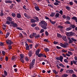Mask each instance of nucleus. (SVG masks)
<instances>
[{
  "label": "nucleus",
  "instance_id": "obj_1",
  "mask_svg": "<svg viewBox=\"0 0 77 77\" xmlns=\"http://www.w3.org/2000/svg\"><path fill=\"white\" fill-rule=\"evenodd\" d=\"M39 24L41 25V27L42 28L44 29V30H46L47 29V23L45 21L42 20L40 22Z\"/></svg>",
  "mask_w": 77,
  "mask_h": 77
},
{
  "label": "nucleus",
  "instance_id": "obj_2",
  "mask_svg": "<svg viewBox=\"0 0 77 77\" xmlns=\"http://www.w3.org/2000/svg\"><path fill=\"white\" fill-rule=\"evenodd\" d=\"M17 23H16L15 21H12L11 22V24L10 25V27H17Z\"/></svg>",
  "mask_w": 77,
  "mask_h": 77
},
{
  "label": "nucleus",
  "instance_id": "obj_3",
  "mask_svg": "<svg viewBox=\"0 0 77 77\" xmlns=\"http://www.w3.org/2000/svg\"><path fill=\"white\" fill-rule=\"evenodd\" d=\"M35 59H34L32 61V63H31L29 64V66H30V69H31L32 68V67L35 65Z\"/></svg>",
  "mask_w": 77,
  "mask_h": 77
},
{
  "label": "nucleus",
  "instance_id": "obj_4",
  "mask_svg": "<svg viewBox=\"0 0 77 77\" xmlns=\"http://www.w3.org/2000/svg\"><path fill=\"white\" fill-rule=\"evenodd\" d=\"M6 42L7 44H8L9 45H12V44H14L13 42L9 40H6Z\"/></svg>",
  "mask_w": 77,
  "mask_h": 77
},
{
  "label": "nucleus",
  "instance_id": "obj_5",
  "mask_svg": "<svg viewBox=\"0 0 77 77\" xmlns=\"http://www.w3.org/2000/svg\"><path fill=\"white\" fill-rule=\"evenodd\" d=\"M66 35L69 36H74L75 35V33L71 32H67L66 33Z\"/></svg>",
  "mask_w": 77,
  "mask_h": 77
},
{
  "label": "nucleus",
  "instance_id": "obj_6",
  "mask_svg": "<svg viewBox=\"0 0 77 77\" xmlns=\"http://www.w3.org/2000/svg\"><path fill=\"white\" fill-rule=\"evenodd\" d=\"M67 41H69V44H71V43H72V40L71 39V38L69 37H67Z\"/></svg>",
  "mask_w": 77,
  "mask_h": 77
},
{
  "label": "nucleus",
  "instance_id": "obj_7",
  "mask_svg": "<svg viewBox=\"0 0 77 77\" xmlns=\"http://www.w3.org/2000/svg\"><path fill=\"white\" fill-rule=\"evenodd\" d=\"M73 70H72V69H70V70L67 69L66 71V72L67 73H70V74H73Z\"/></svg>",
  "mask_w": 77,
  "mask_h": 77
},
{
  "label": "nucleus",
  "instance_id": "obj_8",
  "mask_svg": "<svg viewBox=\"0 0 77 77\" xmlns=\"http://www.w3.org/2000/svg\"><path fill=\"white\" fill-rule=\"evenodd\" d=\"M60 45L61 47H63V48H66V47H67V46H66V45H65V44L62 43H60Z\"/></svg>",
  "mask_w": 77,
  "mask_h": 77
},
{
  "label": "nucleus",
  "instance_id": "obj_9",
  "mask_svg": "<svg viewBox=\"0 0 77 77\" xmlns=\"http://www.w3.org/2000/svg\"><path fill=\"white\" fill-rule=\"evenodd\" d=\"M41 51V50L39 49H38V50L35 51V54L36 56H38V55L39 54V51Z\"/></svg>",
  "mask_w": 77,
  "mask_h": 77
},
{
  "label": "nucleus",
  "instance_id": "obj_10",
  "mask_svg": "<svg viewBox=\"0 0 77 77\" xmlns=\"http://www.w3.org/2000/svg\"><path fill=\"white\" fill-rule=\"evenodd\" d=\"M34 19L35 20V22H38L39 21V18L36 16L35 17H33Z\"/></svg>",
  "mask_w": 77,
  "mask_h": 77
},
{
  "label": "nucleus",
  "instance_id": "obj_11",
  "mask_svg": "<svg viewBox=\"0 0 77 77\" xmlns=\"http://www.w3.org/2000/svg\"><path fill=\"white\" fill-rule=\"evenodd\" d=\"M5 3L11 4L12 3V1L9 0H6L5 1Z\"/></svg>",
  "mask_w": 77,
  "mask_h": 77
},
{
  "label": "nucleus",
  "instance_id": "obj_12",
  "mask_svg": "<svg viewBox=\"0 0 77 77\" xmlns=\"http://www.w3.org/2000/svg\"><path fill=\"white\" fill-rule=\"evenodd\" d=\"M7 20L8 21H11H11H12V18L11 17H7L6 18Z\"/></svg>",
  "mask_w": 77,
  "mask_h": 77
},
{
  "label": "nucleus",
  "instance_id": "obj_13",
  "mask_svg": "<svg viewBox=\"0 0 77 77\" xmlns=\"http://www.w3.org/2000/svg\"><path fill=\"white\" fill-rule=\"evenodd\" d=\"M61 38H62L63 40L64 41H66L67 42V39H66V36H62V37Z\"/></svg>",
  "mask_w": 77,
  "mask_h": 77
},
{
  "label": "nucleus",
  "instance_id": "obj_14",
  "mask_svg": "<svg viewBox=\"0 0 77 77\" xmlns=\"http://www.w3.org/2000/svg\"><path fill=\"white\" fill-rule=\"evenodd\" d=\"M40 34H36V35H35V39H38L39 38H40Z\"/></svg>",
  "mask_w": 77,
  "mask_h": 77
},
{
  "label": "nucleus",
  "instance_id": "obj_15",
  "mask_svg": "<svg viewBox=\"0 0 77 77\" xmlns=\"http://www.w3.org/2000/svg\"><path fill=\"white\" fill-rule=\"evenodd\" d=\"M17 17L18 18H21V15L19 13H18L17 15Z\"/></svg>",
  "mask_w": 77,
  "mask_h": 77
},
{
  "label": "nucleus",
  "instance_id": "obj_16",
  "mask_svg": "<svg viewBox=\"0 0 77 77\" xmlns=\"http://www.w3.org/2000/svg\"><path fill=\"white\" fill-rule=\"evenodd\" d=\"M55 14H56V13L54 12H52L51 14H50V16L51 17H54V16L55 15Z\"/></svg>",
  "mask_w": 77,
  "mask_h": 77
},
{
  "label": "nucleus",
  "instance_id": "obj_17",
  "mask_svg": "<svg viewBox=\"0 0 77 77\" xmlns=\"http://www.w3.org/2000/svg\"><path fill=\"white\" fill-rule=\"evenodd\" d=\"M26 41L28 42H29V43H33V42L32 40L26 39Z\"/></svg>",
  "mask_w": 77,
  "mask_h": 77
},
{
  "label": "nucleus",
  "instance_id": "obj_18",
  "mask_svg": "<svg viewBox=\"0 0 77 77\" xmlns=\"http://www.w3.org/2000/svg\"><path fill=\"white\" fill-rule=\"evenodd\" d=\"M38 57H44V54L41 53H40V54H38Z\"/></svg>",
  "mask_w": 77,
  "mask_h": 77
},
{
  "label": "nucleus",
  "instance_id": "obj_19",
  "mask_svg": "<svg viewBox=\"0 0 77 77\" xmlns=\"http://www.w3.org/2000/svg\"><path fill=\"white\" fill-rule=\"evenodd\" d=\"M35 8L37 11H40V9H39L38 6H35Z\"/></svg>",
  "mask_w": 77,
  "mask_h": 77
},
{
  "label": "nucleus",
  "instance_id": "obj_20",
  "mask_svg": "<svg viewBox=\"0 0 77 77\" xmlns=\"http://www.w3.org/2000/svg\"><path fill=\"white\" fill-rule=\"evenodd\" d=\"M31 22L32 23H36V22L35 21V19H32L30 20Z\"/></svg>",
  "mask_w": 77,
  "mask_h": 77
},
{
  "label": "nucleus",
  "instance_id": "obj_21",
  "mask_svg": "<svg viewBox=\"0 0 77 77\" xmlns=\"http://www.w3.org/2000/svg\"><path fill=\"white\" fill-rule=\"evenodd\" d=\"M63 58L62 56H60V60L61 62H62V60H63Z\"/></svg>",
  "mask_w": 77,
  "mask_h": 77
},
{
  "label": "nucleus",
  "instance_id": "obj_22",
  "mask_svg": "<svg viewBox=\"0 0 77 77\" xmlns=\"http://www.w3.org/2000/svg\"><path fill=\"white\" fill-rule=\"evenodd\" d=\"M49 21H50V23L51 24H53V25L54 24H55V23H56V21H52L51 20H49Z\"/></svg>",
  "mask_w": 77,
  "mask_h": 77
},
{
  "label": "nucleus",
  "instance_id": "obj_23",
  "mask_svg": "<svg viewBox=\"0 0 77 77\" xmlns=\"http://www.w3.org/2000/svg\"><path fill=\"white\" fill-rule=\"evenodd\" d=\"M55 17L56 18H59V14L58 13H56Z\"/></svg>",
  "mask_w": 77,
  "mask_h": 77
},
{
  "label": "nucleus",
  "instance_id": "obj_24",
  "mask_svg": "<svg viewBox=\"0 0 77 77\" xmlns=\"http://www.w3.org/2000/svg\"><path fill=\"white\" fill-rule=\"evenodd\" d=\"M31 27H34L36 26V24L34 23L31 24Z\"/></svg>",
  "mask_w": 77,
  "mask_h": 77
},
{
  "label": "nucleus",
  "instance_id": "obj_25",
  "mask_svg": "<svg viewBox=\"0 0 77 77\" xmlns=\"http://www.w3.org/2000/svg\"><path fill=\"white\" fill-rule=\"evenodd\" d=\"M72 29V28L71 27H68L66 28V31H69V30H71Z\"/></svg>",
  "mask_w": 77,
  "mask_h": 77
},
{
  "label": "nucleus",
  "instance_id": "obj_26",
  "mask_svg": "<svg viewBox=\"0 0 77 77\" xmlns=\"http://www.w3.org/2000/svg\"><path fill=\"white\" fill-rule=\"evenodd\" d=\"M29 57H31L32 55V51H29Z\"/></svg>",
  "mask_w": 77,
  "mask_h": 77
},
{
  "label": "nucleus",
  "instance_id": "obj_27",
  "mask_svg": "<svg viewBox=\"0 0 77 77\" xmlns=\"http://www.w3.org/2000/svg\"><path fill=\"white\" fill-rule=\"evenodd\" d=\"M65 23L66 24H70V25H71V23L69 22V21H66V22H65Z\"/></svg>",
  "mask_w": 77,
  "mask_h": 77
},
{
  "label": "nucleus",
  "instance_id": "obj_28",
  "mask_svg": "<svg viewBox=\"0 0 77 77\" xmlns=\"http://www.w3.org/2000/svg\"><path fill=\"white\" fill-rule=\"evenodd\" d=\"M69 26L71 27L72 29H74L75 28V25L74 24L72 25V24Z\"/></svg>",
  "mask_w": 77,
  "mask_h": 77
},
{
  "label": "nucleus",
  "instance_id": "obj_29",
  "mask_svg": "<svg viewBox=\"0 0 77 77\" xmlns=\"http://www.w3.org/2000/svg\"><path fill=\"white\" fill-rule=\"evenodd\" d=\"M44 50L45 51H46V52H48V51H49V49L47 48H45L44 49Z\"/></svg>",
  "mask_w": 77,
  "mask_h": 77
},
{
  "label": "nucleus",
  "instance_id": "obj_30",
  "mask_svg": "<svg viewBox=\"0 0 77 77\" xmlns=\"http://www.w3.org/2000/svg\"><path fill=\"white\" fill-rule=\"evenodd\" d=\"M43 41L44 42H47V43H49L50 41L47 39H44L43 40Z\"/></svg>",
  "mask_w": 77,
  "mask_h": 77
},
{
  "label": "nucleus",
  "instance_id": "obj_31",
  "mask_svg": "<svg viewBox=\"0 0 77 77\" xmlns=\"http://www.w3.org/2000/svg\"><path fill=\"white\" fill-rule=\"evenodd\" d=\"M71 39L72 40V42H77V40L74 39V38H71Z\"/></svg>",
  "mask_w": 77,
  "mask_h": 77
},
{
  "label": "nucleus",
  "instance_id": "obj_32",
  "mask_svg": "<svg viewBox=\"0 0 77 77\" xmlns=\"http://www.w3.org/2000/svg\"><path fill=\"white\" fill-rule=\"evenodd\" d=\"M11 22L9 21V20H7L6 21V23L7 24L9 25V24H11Z\"/></svg>",
  "mask_w": 77,
  "mask_h": 77
},
{
  "label": "nucleus",
  "instance_id": "obj_33",
  "mask_svg": "<svg viewBox=\"0 0 77 77\" xmlns=\"http://www.w3.org/2000/svg\"><path fill=\"white\" fill-rule=\"evenodd\" d=\"M57 37H58V38H62V36L60 34L57 33Z\"/></svg>",
  "mask_w": 77,
  "mask_h": 77
},
{
  "label": "nucleus",
  "instance_id": "obj_34",
  "mask_svg": "<svg viewBox=\"0 0 77 77\" xmlns=\"http://www.w3.org/2000/svg\"><path fill=\"white\" fill-rule=\"evenodd\" d=\"M16 29H18V30H23V29H22V28H21L20 27H16Z\"/></svg>",
  "mask_w": 77,
  "mask_h": 77
},
{
  "label": "nucleus",
  "instance_id": "obj_35",
  "mask_svg": "<svg viewBox=\"0 0 77 77\" xmlns=\"http://www.w3.org/2000/svg\"><path fill=\"white\" fill-rule=\"evenodd\" d=\"M59 66L62 67V68H65V66L63 65L62 63L59 64Z\"/></svg>",
  "mask_w": 77,
  "mask_h": 77
},
{
  "label": "nucleus",
  "instance_id": "obj_36",
  "mask_svg": "<svg viewBox=\"0 0 77 77\" xmlns=\"http://www.w3.org/2000/svg\"><path fill=\"white\" fill-rule=\"evenodd\" d=\"M8 50H11V49H12V45H9L8 46Z\"/></svg>",
  "mask_w": 77,
  "mask_h": 77
},
{
  "label": "nucleus",
  "instance_id": "obj_37",
  "mask_svg": "<svg viewBox=\"0 0 77 77\" xmlns=\"http://www.w3.org/2000/svg\"><path fill=\"white\" fill-rule=\"evenodd\" d=\"M36 33L35 32H33L32 33V36L33 37H35H35L36 36Z\"/></svg>",
  "mask_w": 77,
  "mask_h": 77
},
{
  "label": "nucleus",
  "instance_id": "obj_38",
  "mask_svg": "<svg viewBox=\"0 0 77 77\" xmlns=\"http://www.w3.org/2000/svg\"><path fill=\"white\" fill-rule=\"evenodd\" d=\"M4 15V14L3 13V11H1V12H0V16L1 17H3Z\"/></svg>",
  "mask_w": 77,
  "mask_h": 77
},
{
  "label": "nucleus",
  "instance_id": "obj_39",
  "mask_svg": "<svg viewBox=\"0 0 77 77\" xmlns=\"http://www.w3.org/2000/svg\"><path fill=\"white\" fill-rule=\"evenodd\" d=\"M20 60L21 62H22L23 63H24V60L23 59V58H20Z\"/></svg>",
  "mask_w": 77,
  "mask_h": 77
},
{
  "label": "nucleus",
  "instance_id": "obj_40",
  "mask_svg": "<svg viewBox=\"0 0 77 77\" xmlns=\"http://www.w3.org/2000/svg\"><path fill=\"white\" fill-rule=\"evenodd\" d=\"M58 29H59L60 28V29H63V27L61 25H59L58 26Z\"/></svg>",
  "mask_w": 77,
  "mask_h": 77
},
{
  "label": "nucleus",
  "instance_id": "obj_41",
  "mask_svg": "<svg viewBox=\"0 0 77 77\" xmlns=\"http://www.w3.org/2000/svg\"><path fill=\"white\" fill-rule=\"evenodd\" d=\"M53 71L54 73L55 74H57L58 73L57 72H56V71L55 70H53Z\"/></svg>",
  "mask_w": 77,
  "mask_h": 77
},
{
  "label": "nucleus",
  "instance_id": "obj_42",
  "mask_svg": "<svg viewBox=\"0 0 77 77\" xmlns=\"http://www.w3.org/2000/svg\"><path fill=\"white\" fill-rule=\"evenodd\" d=\"M44 32V29H41L40 32V33H43Z\"/></svg>",
  "mask_w": 77,
  "mask_h": 77
},
{
  "label": "nucleus",
  "instance_id": "obj_43",
  "mask_svg": "<svg viewBox=\"0 0 77 77\" xmlns=\"http://www.w3.org/2000/svg\"><path fill=\"white\" fill-rule=\"evenodd\" d=\"M4 74L5 76H6L8 74L7 73V72H6V70L4 71Z\"/></svg>",
  "mask_w": 77,
  "mask_h": 77
},
{
  "label": "nucleus",
  "instance_id": "obj_44",
  "mask_svg": "<svg viewBox=\"0 0 77 77\" xmlns=\"http://www.w3.org/2000/svg\"><path fill=\"white\" fill-rule=\"evenodd\" d=\"M26 50H30V49L29 48V46H26Z\"/></svg>",
  "mask_w": 77,
  "mask_h": 77
},
{
  "label": "nucleus",
  "instance_id": "obj_45",
  "mask_svg": "<svg viewBox=\"0 0 77 77\" xmlns=\"http://www.w3.org/2000/svg\"><path fill=\"white\" fill-rule=\"evenodd\" d=\"M63 11L62 10H60L59 12V14H60V15H63Z\"/></svg>",
  "mask_w": 77,
  "mask_h": 77
},
{
  "label": "nucleus",
  "instance_id": "obj_46",
  "mask_svg": "<svg viewBox=\"0 0 77 77\" xmlns=\"http://www.w3.org/2000/svg\"><path fill=\"white\" fill-rule=\"evenodd\" d=\"M66 8L67 10H70V9H71V8H70V7L69 6L66 7Z\"/></svg>",
  "mask_w": 77,
  "mask_h": 77
},
{
  "label": "nucleus",
  "instance_id": "obj_47",
  "mask_svg": "<svg viewBox=\"0 0 77 77\" xmlns=\"http://www.w3.org/2000/svg\"><path fill=\"white\" fill-rule=\"evenodd\" d=\"M76 19H77V17L75 16H73L72 18V20H75Z\"/></svg>",
  "mask_w": 77,
  "mask_h": 77
},
{
  "label": "nucleus",
  "instance_id": "obj_48",
  "mask_svg": "<svg viewBox=\"0 0 77 77\" xmlns=\"http://www.w3.org/2000/svg\"><path fill=\"white\" fill-rule=\"evenodd\" d=\"M20 56L21 57L20 58H21V59H23L24 58V55L23 54H20Z\"/></svg>",
  "mask_w": 77,
  "mask_h": 77
},
{
  "label": "nucleus",
  "instance_id": "obj_49",
  "mask_svg": "<svg viewBox=\"0 0 77 77\" xmlns=\"http://www.w3.org/2000/svg\"><path fill=\"white\" fill-rule=\"evenodd\" d=\"M66 18H67V20L68 21H69V20H70V17L68 16L66 17Z\"/></svg>",
  "mask_w": 77,
  "mask_h": 77
},
{
  "label": "nucleus",
  "instance_id": "obj_50",
  "mask_svg": "<svg viewBox=\"0 0 77 77\" xmlns=\"http://www.w3.org/2000/svg\"><path fill=\"white\" fill-rule=\"evenodd\" d=\"M0 46H4V43L2 42H0Z\"/></svg>",
  "mask_w": 77,
  "mask_h": 77
},
{
  "label": "nucleus",
  "instance_id": "obj_51",
  "mask_svg": "<svg viewBox=\"0 0 77 77\" xmlns=\"http://www.w3.org/2000/svg\"><path fill=\"white\" fill-rule=\"evenodd\" d=\"M11 15L12 17H15V16H16V15H15V14L14 13H12L11 14Z\"/></svg>",
  "mask_w": 77,
  "mask_h": 77
},
{
  "label": "nucleus",
  "instance_id": "obj_52",
  "mask_svg": "<svg viewBox=\"0 0 77 77\" xmlns=\"http://www.w3.org/2000/svg\"><path fill=\"white\" fill-rule=\"evenodd\" d=\"M35 30H38L39 28L38 26H36L35 27Z\"/></svg>",
  "mask_w": 77,
  "mask_h": 77
},
{
  "label": "nucleus",
  "instance_id": "obj_53",
  "mask_svg": "<svg viewBox=\"0 0 77 77\" xmlns=\"http://www.w3.org/2000/svg\"><path fill=\"white\" fill-rule=\"evenodd\" d=\"M48 6H49L50 8H53V6L51 5V4H48Z\"/></svg>",
  "mask_w": 77,
  "mask_h": 77
},
{
  "label": "nucleus",
  "instance_id": "obj_54",
  "mask_svg": "<svg viewBox=\"0 0 77 77\" xmlns=\"http://www.w3.org/2000/svg\"><path fill=\"white\" fill-rule=\"evenodd\" d=\"M25 60L26 61V62H28L29 61V58H27V57H26L25 58Z\"/></svg>",
  "mask_w": 77,
  "mask_h": 77
},
{
  "label": "nucleus",
  "instance_id": "obj_55",
  "mask_svg": "<svg viewBox=\"0 0 77 77\" xmlns=\"http://www.w3.org/2000/svg\"><path fill=\"white\" fill-rule=\"evenodd\" d=\"M11 60H15V56H13L12 57Z\"/></svg>",
  "mask_w": 77,
  "mask_h": 77
},
{
  "label": "nucleus",
  "instance_id": "obj_56",
  "mask_svg": "<svg viewBox=\"0 0 77 77\" xmlns=\"http://www.w3.org/2000/svg\"><path fill=\"white\" fill-rule=\"evenodd\" d=\"M13 7H14V4H12L11 5L10 7V8H11L10 9H12Z\"/></svg>",
  "mask_w": 77,
  "mask_h": 77
},
{
  "label": "nucleus",
  "instance_id": "obj_57",
  "mask_svg": "<svg viewBox=\"0 0 77 77\" xmlns=\"http://www.w3.org/2000/svg\"><path fill=\"white\" fill-rule=\"evenodd\" d=\"M68 54H69L70 55H72V53L71 51H68Z\"/></svg>",
  "mask_w": 77,
  "mask_h": 77
},
{
  "label": "nucleus",
  "instance_id": "obj_58",
  "mask_svg": "<svg viewBox=\"0 0 77 77\" xmlns=\"http://www.w3.org/2000/svg\"><path fill=\"white\" fill-rule=\"evenodd\" d=\"M9 35H10V33H9V32H8L6 35V36H7V37H8V36H9Z\"/></svg>",
  "mask_w": 77,
  "mask_h": 77
},
{
  "label": "nucleus",
  "instance_id": "obj_59",
  "mask_svg": "<svg viewBox=\"0 0 77 77\" xmlns=\"http://www.w3.org/2000/svg\"><path fill=\"white\" fill-rule=\"evenodd\" d=\"M62 17L63 19H65L66 18V15H63L62 16Z\"/></svg>",
  "mask_w": 77,
  "mask_h": 77
},
{
  "label": "nucleus",
  "instance_id": "obj_60",
  "mask_svg": "<svg viewBox=\"0 0 77 77\" xmlns=\"http://www.w3.org/2000/svg\"><path fill=\"white\" fill-rule=\"evenodd\" d=\"M53 43L54 44H55V45H56V44H58V42L55 41L53 42Z\"/></svg>",
  "mask_w": 77,
  "mask_h": 77
},
{
  "label": "nucleus",
  "instance_id": "obj_61",
  "mask_svg": "<svg viewBox=\"0 0 77 77\" xmlns=\"http://www.w3.org/2000/svg\"><path fill=\"white\" fill-rule=\"evenodd\" d=\"M45 35H46V36H48V32L46 31L45 32Z\"/></svg>",
  "mask_w": 77,
  "mask_h": 77
},
{
  "label": "nucleus",
  "instance_id": "obj_62",
  "mask_svg": "<svg viewBox=\"0 0 77 77\" xmlns=\"http://www.w3.org/2000/svg\"><path fill=\"white\" fill-rule=\"evenodd\" d=\"M54 4L55 6H57V5H59L58 3H57V2H54Z\"/></svg>",
  "mask_w": 77,
  "mask_h": 77
},
{
  "label": "nucleus",
  "instance_id": "obj_63",
  "mask_svg": "<svg viewBox=\"0 0 77 77\" xmlns=\"http://www.w3.org/2000/svg\"><path fill=\"white\" fill-rule=\"evenodd\" d=\"M64 61L66 63H68V61L66 59H64Z\"/></svg>",
  "mask_w": 77,
  "mask_h": 77
},
{
  "label": "nucleus",
  "instance_id": "obj_64",
  "mask_svg": "<svg viewBox=\"0 0 77 77\" xmlns=\"http://www.w3.org/2000/svg\"><path fill=\"white\" fill-rule=\"evenodd\" d=\"M69 4L71 6H72V5H73V3L72 2H69Z\"/></svg>",
  "mask_w": 77,
  "mask_h": 77
}]
</instances>
